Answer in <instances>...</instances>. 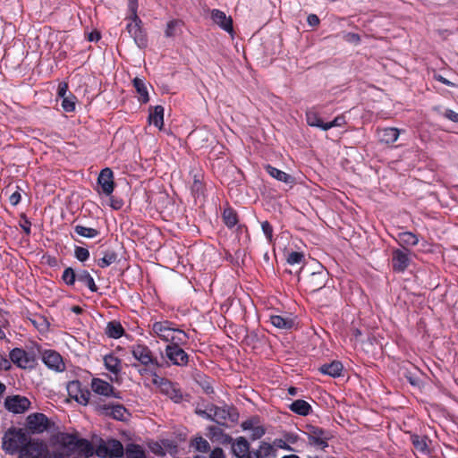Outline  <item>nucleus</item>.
Masks as SVG:
<instances>
[{
  "instance_id": "f257e3e1",
  "label": "nucleus",
  "mask_w": 458,
  "mask_h": 458,
  "mask_svg": "<svg viewBox=\"0 0 458 458\" xmlns=\"http://www.w3.org/2000/svg\"><path fill=\"white\" fill-rule=\"evenodd\" d=\"M131 353L137 360V362L131 364V367L136 369L140 376H157V370L163 366L157 357L154 355L153 352L146 344H138L132 345Z\"/></svg>"
},
{
  "instance_id": "f03ea898",
  "label": "nucleus",
  "mask_w": 458,
  "mask_h": 458,
  "mask_svg": "<svg viewBox=\"0 0 458 458\" xmlns=\"http://www.w3.org/2000/svg\"><path fill=\"white\" fill-rule=\"evenodd\" d=\"M30 438L23 428L11 427L2 437V449L7 454H16Z\"/></svg>"
},
{
  "instance_id": "7ed1b4c3",
  "label": "nucleus",
  "mask_w": 458,
  "mask_h": 458,
  "mask_svg": "<svg viewBox=\"0 0 458 458\" xmlns=\"http://www.w3.org/2000/svg\"><path fill=\"white\" fill-rule=\"evenodd\" d=\"M124 450L125 448L119 440L110 438L106 441L101 440L95 454L100 458H123Z\"/></svg>"
},
{
  "instance_id": "20e7f679",
  "label": "nucleus",
  "mask_w": 458,
  "mask_h": 458,
  "mask_svg": "<svg viewBox=\"0 0 458 458\" xmlns=\"http://www.w3.org/2000/svg\"><path fill=\"white\" fill-rule=\"evenodd\" d=\"M47 452L48 446L44 440L31 437L16 454L17 458H44Z\"/></svg>"
},
{
  "instance_id": "39448f33",
  "label": "nucleus",
  "mask_w": 458,
  "mask_h": 458,
  "mask_svg": "<svg viewBox=\"0 0 458 458\" xmlns=\"http://www.w3.org/2000/svg\"><path fill=\"white\" fill-rule=\"evenodd\" d=\"M304 433L311 445L319 447L322 450L328 446L327 441L332 437L328 430L311 424L305 426Z\"/></svg>"
},
{
  "instance_id": "423d86ee",
  "label": "nucleus",
  "mask_w": 458,
  "mask_h": 458,
  "mask_svg": "<svg viewBox=\"0 0 458 458\" xmlns=\"http://www.w3.org/2000/svg\"><path fill=\"white\" fill-rule=\"evenodd\" d=\"M9 358L14 365L22 369H31L37 365L35 354L22 348L16 347L11 350Z\"/></svg>"
},
{
  "instance_id": "0eeeda50",
  "label": "nucleus",
  "mask_w": 458,
  "mask_h": 458,
  "mask_svg": "<svg viewBox=\"0 0 458 458\" xmlns=\"http://www.w3.org/2000/svg\"><path fill=\"white\" fill-rule=\"evenodd\" d=\"M163 358L174 366L186 367L190 362L189 354L177 345H166Z\"/></svg>"
},
{
  "instance_id": "6e6552de",
  "label": "nucleus",
  "mask_w": 458,
  "mask_h": 458,
  "mask_svg": "<svg viewBox=\"0 0 458 458\" xmlns=\"http://www.w3.org/2000/svg\"><path fill=\"white\" fill-rule=\"evenodd\" d=\"M50 428L48 418L40 412L30 414L26 419V428L31 434H40Z\"/></svg>"
},
{
  "instance_id": "1a4fd4ad",
  "label": "nucleus",
  "mask_w": 458,
  "mask_h": 458,
  "mask_svg": "<svg viewBox=\"0 0 458 458\" xmlns=\"http://www.w3.org/2000/svg\"><path fill=\"white\" fill-rule=\"evenodd\" d=\"M141 20L139 18V21L134 19V16H131V21L127 24L126 30L129 35L133 38L135 44L140 48H145L148 45L147 35L142 30Z\"/></svg>"
},
{
  "instance_id": "9d476101",
  "label": "nucleus",
  "mask_w": 458,
  "mask_h": 458,
  "mask_svg": "<svg viewBox=\"0 0 458 458\" xmlns=\"http://www.w3.org/2000/svg\"><path fill=\"white\" fill-rule=\"evenodd\" d=\"M208 410L212 411V421L220 425H225L227 420L233 421L238 416L234 409L231 410L227 406L219 407L212 404L208 407Z\"/></svg>"
},
{
  "instance_id": "9b49d317",
  "label": "nucleus",
  "mask_w": 458,
  "mask_h": 458,
  "mask_svg": "<svg viewBox=\"0 0 458 458\" xmlns=\"http://www.w3.org/2000/svg\"><path fill=\"white\" fill-rule=\"evenodd\" d=\"M96 411L104 416L111 417L117 420H124V414L127 412L126 408L123 404H97Z\"/></svg>"
},
{
  "instance_id": "f8f14e48",
  "label": "nucleus",
  "mask_w": 458,
  "mask_h": 458,
  "mask_svg": "<svg viewBox=\"0 0 458 458\" xmlns=\"http://www.w3.org/2000/svg\"><path fill=\"white\" fill-rule=\"evenodd\" d=\"M98 184L100 188V193L106 196H110L112 194L114 188V173L110 168L106 167L100 171L98 178Z\"/></svg>"
},
{
  "instance_id": "ddd939ff",
  "label": "nucleus",
  "mask_w": 458,
  "mask_h": 458,
  "mask_svg": "<svg viewBox=\"0 0 458 458\" xmlns=\"http://www.w3.org/2000/svg\"><path fill=\"white\" fill-rule=\"evenodd\" d=\"M91 389L94 393L106 397L121 398L120 393L107 381L101 378H93L91 381Z\"/></svg>"
},
{
  "instance_id": "4468645a",
  "label": "nucleus",
  "mask_w": 458,
  "mask_h": 458,
  "mask_svg": "<svg viewBox=\"0 0 458 458\" xmlns=\"http://www.w3.org/2000/svg\"><path fill=\"white\" fill-rule=\"evenodd\" d=\"M42 361L50 369L57 372L64 371L65 365L62 356L54 350H47L42 354Z\"/></svg>"
},
{
  "instance_id": "2eb2a0df",
  "label": "nucleus",
  "mask_w": 458,
  "mask_h": 458,
  "mask_svg": "<svg viewBox=\"0 0 458 458\" xmlns=\"http://www.w3.org/2000/svg\"><path fill=\"white\" fill-rule=\"evenodd\" d=\"M410 251L404 249H395L392 252V267L395 272H403L410 265Z\"/></svg>"
},
{
  "instance_id": "dca6fc26",
  "label": "nucleus",
  "mask_w": 458,
  "mask_h": 458,
  "mask_svg": "<svg viewBox=\"0 0 458 458\" xmlns=\"http://www.w3.org/2000/svg\"><path fill=\"white\" fill-rule=\"evenodd\" d=\"M103 361L105 368L114 375V377L110 376L109 379L120 383L119 375L122 371V360L113 353H109L104 356Z\"/></svg>"
},
{
  "instance_id": "f3484780",
  "label": "nucleus",
  "mask_w": 458,
  "mask_h": 458,
  "mask_svg": "<svg viewBox=\"0 0 458 458\" xmlns=\"http://www.w3.org/2000/svg\"><path fill=\"white\" fill-rule=\"evenodd\" d=\"M30 405L28 398L20 395L9 396L4 401L5 408L13 413H23Z\"/></svg>"
},
{
  "instance_id": "a211bd4d",
  "label": "nucleus",
  "mask_w": 458,
  "mask_h": 458,
  "mask_svg": "<svg viewBox=\"0 0 458 458\" xmlns=\"http://www.w3.org/2000/svg\"><path fill=\"white\" fill-rule=\"evenodd\" d=\"M174 323L168 320L157 321L152 325V332L165 342H170V337L175 333Z\"/></svg>"
},
{
  "instance_id": "6ab92c4d",
  "label": "nucleus",
  "mask_w": 458,
  "mask_h": 458,
  "mask_svg": "<svg viewBox=\"0 0 458 458\" xmlns=\"http://www.w3.org/2000/svg\"><path fill=\"white\" fill-rule=\"evenodd\" d=\"M161 392L167 395L175 403H180L183 400V394L181 389L170 380L161 377L159 378Z\"/></svg>"
},
{
  "instance_id": "aec40b11",
  "label": "nucleus",
  "mask_w": 458,
  "mask_h": 458,
  "mask_svg": "<svg viewBox=\"0 0 458 458\" xmlns=\"http://www.w3.org/2000/svg\"><path fill=\"white\" fill-rule=\"evenodd\" d=\"M232 442V452L238 458H249L253 456V452L250 451V444L244 437H239L235 440L229 437Z\"/></svg>"
},
{
  "instance_id": "412c9836",
  "label": "nucleus",
  "mask_w": 458,
  "mask_h": 458,
  "mask_svg": "<svg viewBox=\"0 0 458 458\" xmlns=\"http://www.w3.org/2000/svg\"><path fill=\"white\" fill-rule=\"evenodd\" d=\"M328 273L325 270L312 273L306 280V288L315 293L325 287Z\"/></svg>"
},
{
  "instance_id": "4be33fe9",
  "label": "nucleus",
  "mask_w": 458,
  "mask_h": 458,
  "mask_svg": "<svg viewBox=\"0 0 458 458\" xmlns=\"http://www.w3.org/2000/svg\"><path fill=\"white\" fill-rule=\"evenodd\" d=\"M211 20L225 31L229 34L233 33V20L230 16H226L225 12L219 9H213L211 11Z\"/></svg>"
},
{
  "instance_id": "5701e85b",
  "label": "nucleus",
  "mask_w": 458,
  "mask_h": 458,
  "mask_svg": "<svg viewBox=\"0 0 458 458\" xmlns=\"http://www.w3.org/2000/svg\"><path fill=\"white\" fill-rule=\"evenodd\" d=\"M394 237L400 246L404 250H408L409 247L415 246L419 242L418 235L411 231L398 232L397 235Z\"/></svg>"
},
{
  "instance_id": "b1692460",
  "label": "nucleus",
  "mask_w": 458,
  "mask_h": 458,
  "mask_svg": "<svg viewBox=\"0 0 458 458\" xmlns=\"http://www.w3.org/2000/svg\"><path fill=\"white\" fill-rule=\"evenodd\" d=\"M265 170L271 177L279 182H284L290 186H293L295 183V179L293 176L272 166L271 165H266Z\"/></svg>"
},
{
  "instance_id": "393cba45",
  "label": "nucleus",
  "mask_w": 458,
  "mask_h": 458,
  "mask_svg": "<svg viewBox=\"0 0 458 458\" xmlns=\"http://www.w3.org/2000/svg\"><path fill=\"white\" fill-rule=\"evenodd\" d=\"M78 440L79 438L76 435L64 433L60 436V449L64 450V452L70 454L71 456L75 453V447L77 446Z\"/></svg>"
},
{
  "instance_id": "a878e982",
  "label": "nucleus",
  "mask_w": 458,
  "mask_h": 458,
  "mask_svg": "<svg viewBox=\"0 0 458 458\" xmlns=\"http://www.w3.org/2000/svg\"><path fill=\"white\" fill-rule=\"evenodd\" d=\"M164 112L165 109L160 105L150 106L148 118V123L161 130L164 125Z\"/></svg>"
},
{
  "instance_id": "bb28decb",
  "label": "nucleus",
  "mask_w": 458,
  "mask_h": 458,
  "mask_svg": "<svg viewBox=\"0 0 458 458\" xmlns=\"http://www.w3.org/2000/svg\"><path fill=\"white\" fill-rule=\"evenodd\" d=\"M343 369V364L340 361L334 360L330 363L323 364L319 367L318 370L324 375L337 377L341 376Z\"/></svg>"
},
{
  "instance_id": "cd10ccee",
  "label": "nucleus",
  "mask_w": 458,
  "mask_h": 458,
  "mask_svg": "<svg viewBox=\"0 0 458 458\" xmlns=\"http://www.w3.org/2000/svg\"><path fill=\"white\" fill-rule=\"evenodd\" d=\"M132 84L139 94V101L143 104L148 103L149 101V96L145 81L136 77L133 79Z\"/></svg>"
},
{
  "instance_id": "c85d7f7f",
  "label": "nucleus",
  "mask_w": 458,
  "mask_h": 458,
  "mask_svg": "<svg viewBox=\"0 0 458 458\" xmlns=\"http://www.w3.org/2000/svg\"><path fill=\"white\" fill-rule=\"evenodd\" d=\"M289 409L293 412H294L298 415H301V416H307L312 411V408H311L310 404L302 399H298V400L293 401L289 405Z\"/></svg>"
},
{
  "instance_id": "c756f323",
  "label": "nucleus",
  "mask_w": 458,
  "mask_h": 458,
  "mask_svg": "<svg viewBox=\"0 0 458 458\" xmlns=\"http://www.w3.org/2000/svg\"><path fill=\"white\" fill-rule=\"evenodd\" d=\"M276 450L272 445L261 442L259 450L253 452L251 458H274L276 457Z\"/></svg>"
},
{
  "instance_id": "7c9ffc66",
  "label": "nucleus",
  "mask_w": 458,
  "mask_h": 458,
  "mask_svg": "<svg viewBox=\"0 0 458 458\" xmlns=\"http://www.w3.org/2000/svg\"><path fill=\"white\" fill-rule=\"evenodd\" d=\"M305 116H306V122H307L308 125H310L311 127H318L323 131V126H325L326 123H324L321 120L319 114H318V110L316 109V107H311V108L308 109L305 113Z\"/></svg>"
},
{
  "instance_id": "2f4dec72",
  "label": "nucleus",
  "mask_w": 458,
  "mask_h": 458,
  "mask_svg": "<svg viewBox=\"0 0 458 458\" xmlns=\"http://www.w3.org/2000/svg\"><path fill=\"white\" fill-rule=\"evenodd\" d=\"M78 282L87 286L92 293H96L98 290L94 278L85 269L78 270Z\"/></svg>"
},
{
  "instance_id": "473e14b6",
  "label": "nucleus",
  "mask_w": 458,
  "mask_h": 458,
  "mask_svg": "<svg viewBox=\"0 0 458 458\" xmlns=\"http://www.w3.org/2000/svg\"><path fill=\"white\" fill-rule=\"evenodd\" d=\"M411 440L412 445L418 452L423 454H427L429 453V448L428 445V442L429 441V439L428 437L414 434L411 437Z\"/></svg>"
},
{
  "instance_id": "72a5a7b5",
  "label": "nucleus",
  "mask_w": 458,
  "mask_h": 458,
  "mask_svg": "<svg viewBox=\"0 0 458 458\" xmlns=\"http://www.w3.org/2000/svg\"><path fill=\"white\" fill-rule=\"evenodd\" d=\"M106 334L110 338L118 339L124 334V329L119 321L113 320L107 323Z\"/></svg>"
},
{
  "instance_id": "f704fd0d",
  "label": "nucleus",
  "mask_w": 458,
  "mask_h": 458,
  "mask_svg": "<svg viewBox=\"0 0 458 458\" xmlns=\"http://www.w3.org/2000/svg\"><path fill=\"white\" fill-rule=\"evenodd\" d=\"M95 451L92 444L88 439L79 438L75 453H79L85 457H90L95 454Z\"/></svg>"
},
{
  "instance_id": "c9c22d12",
  "label": "nucleus",
  "mask_w": 458,
  "mask_h": 458,
  "mask_svg": "<svg viewBox=\"0 0 458 458\" xmlns=\"http://www.w3.org/2000/svg\"><path fill=\"white\" fill-rule=\"evenodd\" d=\"M400 135V131L396 128H385L380 132V140L386 144L394 143Z\"/></svg>"
},
{
  "instance_id": "e433bc0d",
  "label": "nucleus",
  "mask_w": 458,
  "mask_h": 458,
  "mask_svg": "<svg viewBox=\"0 0 458 458\" xmlns=\"http://www.w3.org/2000/svg\"><path fill=\"white\" fill-rule=\"evenodd\" d=\"M124 455L126 458H146L143 447L134 443H130L126 445Z\"/></svg>"
},
{
  "instance_id": "4c0bfd02",
  "label": "nucleus",
  "mask_w": 458,
  "mask_h": 458,
  "mask_svg": "<svg viewBox=\"0 0 458 458\" xmlns=\"http://www.w3.org/2000/svg\"><path fill=\"white\" fill-rule=\"evenodd\" d=\"M271 324L279 329H291L293 327L292 318H284L279 315L270 316Z\"/></svg>"
},
{
  "instance_id": "58836bf2",
  "label": "nucleus",
  "mask_w": 458,
  "mask_h": 458,
  "mask_svg": "<svg viewBox=\"0 0 458 458\" xmlns=\"http://www.w3.org/2000/svg\"><path fill=\"white\" fill-rule=\"evenodd\" d=\"M188 339L189 335L183 330L175 328V333L170 337V342L167 345H177L181 347L187 344Z\"/></svg>"
},
{
  "instance_id": "ea45409f",
  "label": "nucleus",
  "mask_w": 458,
  "mask_h": 458,
  "mask_svg": "<svg viewBox=\"0 0 458 458\" xmlns=\"http://www.w3.org/2000/svg\"><path fill=\"white\" fill-rule=\"evenodd\" d=\"M222 217L225 225L229 228L233 227L238 223L236 211L232 208H225Z\"/></svg>"
},
{
  "instance_id": "a19ab883",
  "label": "nucleus",
  "mask_w": 458,
  "mask_h": 458,
  "mask_svg": "<svg viewBox=\"0 0 458 458\" xmlns=\"http://www.w3.org/2000/svg\"><path fill=\"white\" fill-rule=\"evenodd\" d=\"M191 446L199 453H208L210 451V445L202 437H197L191 441Z\"/></svg>"
},
{
  "instance_id": "79ce46f5",
  "label": "nucleus",
  "mask_w": 458,
  "mask_h": 458,
  "mask_svg": "<svg viewBox=\"0 0 458 458\" xmlns=\"http://www.w3.org/2000/svg\"><path fill=\"white\" fill-rule=\"evenodd\" d=\"M62 280L68 286H73L75 282L78 281V271L72 267H66L62 275Z\"/></svg>"
},
{
  "instance_id": "37998d69",
  "label": "nucleus",
  "mask_w": 458,
  "mask_h": 458,
  "mask_svg": "<svg viewBox=\"0 0 458 458\" xmlns=\"http://www.w3.org/2000/svg\"><path fill=\"white\" fill-rule=\"evenodd\" d=\"M182 21L178 19L171 20L166 24L165 35L166 38H173L177 34L178 30L182 27Z\"/></svg>"
},
{
  "instance_id": "c03bdc74",
  "label": "nucleus",
  "mask_w": 458,
  "mask_h": 458,
  "mask_svg": "<svg viewBox=\"0 0 458 458\" xmlns=\"http://www.w3.org/2000/svg\"><path fill=\"white\" fill-rule=\"evenodd\" d=\"M117 259V254L111 250V251H106L104 253V256L102 259H100L98 262V265L101 267V268H105L108 266H110L111 264L114 263Z\"/></svg>"
},
{
  "instance_id": "a18cd8bd",
  "label": "nucleus",
  "mask_w": 458,
  "mask_h": 458,
  "mask_svg": "<svg viewBox=\"0 0 458 458\" xmlns=\"http://www.w3.org/2000/svg\"><path fill=\"white\" fill-rule=\"evenodd\" d=\"M90 396L91 393L89 390L81 388L78 394H75L73 399L81 405H87L89 403Z\"/></svg>"
},
{
  "instance_id": "49530a36",
  "label": "nucleus",
  "mask_w": 458,
  "mask_h": 458,
  "mask_svg": "<svg viewBox=\"0 0 458 458\" xmlns=\"http://www.w3.org/2000/svg\"><path fill=\"white\" fill-rule=\"evenodd\" d=\"M75 96L72 93H70L68 97L63 98L62 107L65 112L71 113L75 110Z\"/></svg>"
},
{
  "instance_id": "de8ad7c7",
  "label": "nucleus",
  "mask_w": 458,
  "mask_h": 458,
  "mask_svg": "<svg viewBox=\"0 0 458 458\" xmlns=\"http://www.w3.org/2000/svg\"><path fill=\"white\" fill-rule=\"evenodd\" d=\"M191 189L195 198H199L200 196L204 195V186L201 181L196 175L194 176Z\"/></svg>"
},
{
  "instance_id": "09e8293b",
  "label": "nucleus",
  "mask_w": 458,
  "mask_h": 458,
  "mask_svg": "<svg viewBox=\"0 0 458 458\" xmlns=\"http://www.w3.org/2000/svg\"><path fill=\"white\" fill-rule=\"evenodd\" d=\"M286 260L287 263L290 265H298L302 263V261L304 260V255L302 252L291 251L290 253H288Z\"/></svg>"
},
{
  "instance_id": "8fccbe9b",
  "label": "nucleus",
  "mask_w": 458,
  "mask_h": 458,
  "mask_svg": "<svg viewBox=\"0 0 458 458\" xmlns=\"http://www.w3.org/2000/svg\"><path fill=\"white\" fill-rule=\"evenodd\" d=\"M345 123L346 121L344 115H337L333 121L325 123V126H323V131H328L333 127H341L345 124Z\"/></svg>"
},
{
  "instance_id": "3c124183",
  "label": "nucleus",
  "mask_w": 458,
  "mask_h": 458,
  "mask_svg": "<svg viewBox=\"0 0 458 458\" xmlns=\"http://www.w3.org/2000/svg\"><path fill=\"white\" fill-rule=\"evenodd\" d=\"M81 389V383L79 380H73L68 384L67 390L69 395L74 398L75 394H78Z\"/></svg>"
},
{
  "instance_id": "603ef678",
  "label": "nucleus",
  "mask_w": 458,
  "mask_h": 458,
  "mask_svg": "<svg viewBox=\"0 0 458 458\" xmlns=\"http://www.w3.org/2000/svg\"><path fill=\"white\" fill-rule=\"evenodd\" d=\"M44 458H70V454L65 453L64 450L62 449L48 450Z\"/></svg>"
},
{
  "instance_id": "864d4df0",
  "label": "nucleus",
  "mask_w": 458,
  "mask_h": 458,
  "mask_svg": "<svg viewBox=\"0 0 458 458\" xmlns=\"http://www.w3.org/2000/svg\"><path fill=\"white\" fill-rule=\"evenodd\" d=\"M75 257L78 260L84 262L89 258V251L82 247L75 248Z\"/></svg>"
},
{
  "instance_id": "5fc2aeb1",
  "label": "nucleus",
  "mask_w": 458,
  "mask_h": 458,
  "mask_svg": "<svg viewBox=\"0 0 458 458\" xmlns=\"http://www.w3.org/2000/svg\"><path fill=\"white\" fill-rule=\"evenodd\" d=\"M21 191H22V189L20 186H16L15 191H13L10 195L9 202L12 206H17L20 203V201L21 199Z\"/></svg>"
},
{
  "instance_id": "6e6d98bb",
  "label": "nucleus",
  "mask_w": 458,
  "mask_h": 458,
  "mask_svg": "<svg viewBox=\"0 0 458 458\" xmlns=\"http://www.w3.org/2000/svg\"><path fill=\"white\" fill-rule=\"evenodd\" d=\"M250 431H251V434H250L251 440L259 439L266 433V430L262 426H255Z\"/></svg>"
},
{
  "instance_id": "4d7b16f0",
  "label": "nucleus",
  "mask_w": 458,
  "mask_h": 458,
  "mask_svg": "<svg viewBox=\"0 0 458 458\" xmlns=\"http://www.w3.org/2000/svg\"><path fill=\"white\" fill-rule=\"evenodd\" d=\"M138 7V0H128L129 12L131 13V15H133L134 19H136L137 21H139V16L137 14Z\"/></svg>"
},
{
  "instance_id": "13d9d810",
  "label": "nucleus",
  "mask_w": 458,
  "mask_h": 458,
  "mask_svg": "<svg viewBox=\"0 0 458 458\" xmlns=\"http://www.w3.org/2000/svg\"><path fill=\"white\" fill-rule=\"evenodd\" d=\"M10 358L7 359L4 355L0 353V370H9L12 368Z\"/></svg>"
},
{
  "instance_id": "bf43d9fd",
  "label": "nucleus",
  "mask_w": 458,
  "mask_h": 458,
  "mask_svg": "<svg viewBox=\"0 0 458 458\" xmlns=\"http://www.w3.org/2000/svg\"><path fill=\"white\" fill-rule=\"evenodd\" d=\"M110 201H111L110 205L114 209H120L123 208V206L124 204L123 200L122 199L114 197V196H111Z\"/></svg>"
},
{
  "instance_id": "052dcab7",
  "label": "nucleus",
  "mask_w": 458,
  "mask_h": 458,
  "mask_svg": "<svg viewBox=\"0 0 458 458\" xmlns=\"http://www.w3.org/2000/svg\"><path fill=\"white\" fill-rule=\"evenodd\" d=\"M208 458H225V455L221 447H216L210 451Z\"/></svg>"
},
{
  "instance_id": "680f3d73",
  "label": "nucleus",
  "mask_w": 458,
  "mask_h": 458,
  "mask_svg": "<svg viewBox=\"0 0 458 458\" xmlns=\"http://www.w3.org/2000/svg\"><path fill=\"white\" fill-rule=\"evenodd\" d=\"M68 91V85L67 83L65 82H62L58 85V89H57V95L59 98H61L62 99L64 98H66V93Z\"/></svg>"
},
{
  "instance_id": "e2e57ef3",
  "label": "nucleus",
  "mask_w": 458,
  "mask_h": 458,
  "mask_svg": "<svg viewBox=\"0 0 458 458\" xmlns=\"http://www.w3.org/2000/svg\"><path fill=\"white\" fill-rule=\"evenodd\" d=\"M444 116L452 122H458V113L454 112V110L446 109L444 113Z\"/></svg>"
},
{
  "instance_id": "0e129e2a",
  "label": "nucleus",
  "mask_w": 458,
  "mask_h": 458,
  "mask_svg": "<svg viewBox=\"0 0 458 458\" xmlns=\"http://www.w3.org/2000/svg\"><path fill=\"white\" fill-rule=\"evenodd\" d=\"M200 386L202 387L203 391L207 394H213L214 393V388L213 386H211V384L207 380H203L202 382L199 383Z\"/></svg>"
},
{
  "instance_id": "69168bd1",
  "label": "nucleus",
  "mask_w": 458,
  "mask_h": 458,
  "mask_svg": "<svg viewBox=\"0 0 458 458\" xmlns=\"http://www.w3.org/2000/svg\"><path fill=\"white\" fill-rule=\"evenodd\" d=\"M405 377L411 386H418L420 385V378L417 376L408 372Z\"/></svg>"
},
{
  "instance_id": "338daca9",
  "label": "nucleus",
  "mask_w": 458,
  "mask_h": 458,
  "mask_svg": "<svg viewBox=\"0 0 458 458\" xmlns=\"http://www.w3.org/2000/svg\"><path fill=\"white\" fill-rule=\"evenodd\" d=\"M19 224H20L21 229H30L31 223L28 219V217L26 216H24V215H22L21 216Z\"/></svg>"
},
{
  "instance_id": "774afa93",
  "label": "nucleus",
  "mask_w": 458,
  "mask_h": 458,
  "mask_svg": "<svg viewBox=\"0 0 458 458\" xmlns=\"http://www.w3.org/2000/svg\"><path fill=\"white\" fill-rule=\"evenodd\" d=\"M255 419H250L242 422L241 427L243 430H251L255 427Z\"/></svg>"
}]
</instances>
